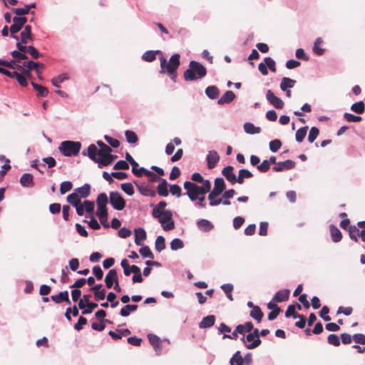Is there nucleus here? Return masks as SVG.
<instances>
[{"label":"nucleus","mask_w":365,"mask_h":365,"mask_svg":"<svg viewBox=\"0 0 365 365\" xmlns=\"http://www.w3.org/2000/svg\"><path fill=\"white\" fill-rule=\"evenodd\" d=\"M180 56L178 53L173 54L169 59V61L167 62V60L165 57L162 56L160 58V73H167L171 79L175 81L176 78V71L180 66Z\"/></svg>","instance_id":"nucleus-1"},{"label":"nucleus","mask_w":365,"mask_h":365,"mask_svg":"<svg viewBox=\"0 0 365 365\" xmlns=\"http://www.w3.org/2000/svg\"><path fill=\"white\" fill-rule=\"evenodd\" d=\"M207 74L206 68L200 63L191 61L188 68L184 72L183 77L186 81H196L205 77Z\"/></svg>","instance_id":"nucleus-2"},{"label":"nucleus","mask_w":365,"mask_h":365,"mask_svg":"<svg viewBox=\"0 0 365 365\" xmlns=\"http://www.w3.org/2000/svg\"><path fill=\"white\" fill-rule=\"evenodd\" d=\"M225 189V183L224 181V179L222 178H217L215 180L214 182V187L213 189L210 192L208 195V199L210 200V205L211 206H217L220 205L222 202L221 198L217 199V197H218L220 194L222 193V192Z\"/></svg>","instance_id":"nucleus-3"},{"label":"nucleus","mask_w":365,"mask_h":365,"mask_svg":"<svg viewBox=\"0 0 365 365\" xmlns=\"http://www.w3.org/2000/svg\"><path fill=\"white\" fill-rule=\"evenodd\" d=\"M81 143L78 141L65 140L58 147L59 151L65 156H76L78 154Z\"/></svg>","instance_id":"nucleus-4"},{"label":"nucleus","mask_w":365,"mask_h":365,"mask_svg":"<svg viewBox=\"0 0 365 365\" xmlns=\"http://www.w3.org/2000/svg\"><path fill=\"white\" fill-rule=\"evenodd\" d=\"M97 211L96 215L98 216L100 221L106 220L108 217V211L106 205L108 203V196L106 193H100L96 199Z\"/></svg>","instance_id":"nucleus-5"},{"label":"nucleus","mask_w":365,"mask_h":365,"mask_svg":"<svg viewBox=\"0 0 365 365\" xmlns=\"http://www.w3.org/2000/svg\"><path fill=\"white\" fill-rule=\"evenodd\" d=\"M173 213L170 210H166L160 214V217H157L159 222L162 225L165 231L171 230L175 228V223L172 220Z\"/></svg>","instance_id":"nucleus-6"},{"label":"nucleus","mask_w":365,"mask_h":365,"mask_svg":"<svg viewBox=\"0 0 365 365\" xmlns=\"http://www.w3.org/2000/svg\"><path fill=\"white\" fill-rule=\"evenodd\" d=\"M110 203L117 210H122L125 207V201L118 191L110 192Z\"/></svg>","instance_id":"nucleus-7"},{"label":"nucleus","mask_w":365,"mask_h":365,"mask_svg":"<svg viewBox=\"0 0 365 365\" xmlns=\"http://www.w3.org/2000/svg\"><path fill=\"white\" fill-rule=\"evenodd\" d=\"M184 188L187 190V195L192 201L198 198L197 185L190 181L184 182Z\"/></svg>","instance_id":"nucleus-8"},{"label":"nucleus","mask_w":365,"mask_h":365,"mask_svg":"<svg viewBox=\"0 0 365 365\" xmlns=\"http://www.w3.org/2000/svg\"><path fill=\"white\" fill-rule=\"evenodd\" d=\"M27 19L24 16H15L13 19V24L9 28L11 34L18 33L26 23Z\"/></svg>","instance_id":"nucleus-9"},{"label":"nucleus","mask_w":365,"mask_h":365,"mask_svg":"<svg viewBox=\"0 0 365 365\" xmlns=\"http://www.w3.org/2000/svg\"><path fill=\"white\" fill-rule=\"evenodd\" d=\"M266 98L269 103L277 109H282L284 106L283 101L276 96L271 90L267 91Z\"/></svg>","instance_id":"nucleus-10"},{"label":"nucleus","mask_w":365,"mask_h":365,"mask_svg":"<svg viewBox=\"0 0 365 365\" xmlns=\"http://www.w3.org/2000/svg\"><path fill=\"white\" fill-rule=\"evenodd\" d=\"M295 162L292 160H287L283 162L275 163L272 170L275 172H282L285 170H291L295 167Z\"/></svg>","instance_id":"nucleus-11"},{"label":"nucleus","mask_w":365,"mask_h":365,"mask_svg":"<svg viewBox=\"0 0 365 365\" xmlns=\"http://www.w3.org/2000/svg\"><path fill=\"white\" fill-rule=\"evenodd\" d=\"M118 281V273L116 269H113L109 270L105 277V283L107 288L110 289L113 287V284Z\"/></svg>","instance_id":"nucleus-12"},{"label":"nucleus","mask_w":365,"mask_h":365,"mask_svg":"<svg viewBox=\"0 0 365 365\" xmlns=\"http://www.w3.org/2000/svg\"><path fill=\"white\" fill-rule=\"evenodd\" d=\"M220 160V155L215 150L209 151L207 155V168H214Z\"/></svg>","instance_id":"nucleus-13"},{"label":"nucleus","mask_w":365,"mask_h":365,"mask_svg":"<svg viewBox=\"0 0 365 365\" xmlns=\"http://www.w3.org/2000/svg\"><path fill=\"white\" fill-rule=\"evenodd\" d=\"M51 299L56 304H61L63 302H66L68 304H71L68 292L66 290L61 292L58 294L51 296Z\"/></svg>","instance_id":"nucleus-14"},{"label":"nucleus","mask_w":365,"mask_h":365,"mask_svg":"<svg viewBox=\"0 0 365 365\" xmlns=\"http://www.w3.org/2000/svg\"><path fill=\"white\" fill-rule=\"evenodd\" d=\"M24 66L26 67V77L28 78H31V71L32 70L36 71L39 68H44V64L38 62H34L33 61L24 62Z\"/></svg>","instance_id":"nucleus-15"},{"label":"nucleus","mask_w":365,"mask_h":365,"mask_svg":"<svg viewBox=\"0 0 365 365\" xmlns=\"http://www.w3.org/2000/svg\"><path fill=\"white\" fill-rule=\"evenodd\" d=\"M34 36L31 33V26L26 25L21 33V41L24 43H27L29 41H33Z\"/></svg>","instance_id":"nucleus-16"},{"label":"nucleus","mask_w":365,"mask_h":365,"mask_svg":"<svg viewBox=\"0 0 365 365\" xmlns=\"http://www.w3.org/2000/svg\"><path fill=\"white\" fill-rule=\"evenodd\" d=\"M98 151L97 147L94 144H91L88 146L87 149V153L86 150H83L82 152V154L83 155H88V156L94 162L97 163L98 164Z\"/></svg>","instance_id":"nucleus-17"},{"label":"nucleus","mask_w":365,"mask_h":365,"mask_svg":"<svg viewBox=\"0 0 365 365\" xmlns=\"http://www.w3.org/2000/svg\"><path fill=\"white\" fill-rule=\"evenodd\" d=\"M235 98V94L232 91H227L218 100L217 103L219 105H223L225 103H230Z\"/></svg>","instance_id":"nucleus-18"},{"label":"nucleus","mask_w":365,"mask_h":365,"mask_svg":"<svg viewBox=\"0 0 365 365\" xmlns=\"http://www.w3.org/2000/svg\"><path fill=\"white\" fill-rule=\"evenodd\" d=\"M20 183L24 187H34V182L33 175L30 173H24L20 178Z\"/></svg>","instance_id":"nucleus-19"},{"label":"nucleus","mask_w":365,"mask_h":365,"mask_svg":"<svg viewBox=\"0 0 365 365\" xmlns=\"http://www.w3.org/2000/svg\"><path fill=\"white\" fill-rule=\"evenodd\" d=\"M289 293L290 291L289 289L279 290L274 294L273 300L277 302H284L289 299Z\"/></svg>","instance_id":"nucleus-20"},{"label":"nucleus","mask_w":365,"mask_h":365,"mask_svg":"<svg viewBox=\"0 0 365 365\" xmlns=\"http://www.w3.org/2000/svg\"><path fill=\"white\" fill-rule=\"evenodd\" d=\"M135 232V243L137 245H142V242L146 239V232L143 228H138L134 230Z\"/></svg>","instance_id":"nucleus-21"},{"label":"nucleus","mask_w":365,"mask_h":365,"mask_svg":"<svg viewBox=\"0 0 365 365\" xmlns=\"http://www.w3.org/2000/svg\"><path fill=\"white\" fill-rule=\"evenodd\" d=\"M198 228L202 232H209L213 229V225L207 220L202 219L197 222Z\"/></svg>","instance_id":"nucleus-22"},{"label":"nucleus","mask_w":365,"mask_h":365,"mask_svg":"<svg viewBox=\"0 0 365 365\" xmlns=\"http://www.w3.org/2000/svg\"><path fill=\"white\" fill-rule=\"evenodd\" d=\"M74 192L77 193L80 197L86 198L91 193V186L88 184H84L82 187L76 188Z\"/></svg>","instance_id":"nucleus-23"},{"label":"nucleus","mask_w":365,"mask_h":365,"mask_svg":"<svg viewBox=\"0 0 365 365\" xmlns=\"http://www.w3.org/2000/svg\"><path fill=\"white\" fill-rule=\"evenodd\" d=\"M329 230L333 242H338L341 241L342 238L341 232L335 225H331L329 227Z\"/></svg>","instance_id":"nucleus-24"},{"label":"nucleus","mask_w":365,"mask_h":365,"mask_svg":"<svg viewBox=\"0 0 365 365\" xmlns=\"http://www.w3.org/2000/svg\"><path fill=\"white\" fill-rule=\"evenodd\" d=\"M125 159L132 165L133 173L138 178L141 177V173H138L139 169H137V167H138V163L133 158L129 153H126Z\"/></svg>","instance_id":"nucleus-25"},{"label":"nucleus","mask_w":365,"mask_h":365,"mask_svg":"<svg viewBox=\"0 0 365 365\" xmlns=\"http://www.w3.org/2000/svg\"><path fill=\"white\" fill-rule=\"evenodd\" d=\"M222 175L225 178L232 183L235 180V174L233 173V167L231 165L226 166L222 171Z\"/></svg>","instance_id":"nucleus-26"},{"label":"nucleus","mask_w":365,"mask_h":365,"mask_svg":"<svg viewBox=\"0 0 365 365\" xmlns=\"http://www.w3.org/2000/svg\"><path fill=\"white\" fill-rule=\"evenodd\" d=\"M252 332H250L255 337V341L250 344L249 346H247L248 349H253L257 346H259L261 344V339L259 338L260 336V332L257 328H255L252 330Z\"/></svg>","instance_id":"nucleus-27"},{"label":"nucleus","mask_w":365,"mask_h":365,"mask_svg":"<svg viewBox=\"0 0 365 365\" xmlns=\"http://www.w3.org/2000/svg\"><path fill=\"white\" fill-rule=\"evenodd\" d=\"M157 192L162 197H167L168 195V182L166 180L161 179V182L157 186Z\"/></svg>","instance_id":"nucleus-28"},{"label":"nucleus","mask_w":365,"mask_h":365,"mask_svg":"<svg viewBox=\"0 0 365 365\" xmlns=\"http://www.w3.org/2000/svg\"><path fill=\"white\" fill-rule=\"evenodd\" d=\"M215 317L214 315H209L202 319L200 322V328H208L214 325Z\"/></svg>","instance_id":"nucleus-29"},{"label":"nucleus","mask_w":365,"mask_h":365,"mask_svg":"<svg viewBox=\"0 0 365 365\" xmlns=\"http://www.w3.org/2000/svg\"><path fill=\"white\" fill-rule=\"evenodd\" d=\"M295 83H296L295 80L291 79L287 77H284V78H282L281 83H280V88L283 91H287V88H293L294 86Z\"/></svg>","instance_id":"nucleus-30"},{"label":"nucleus","mask_w":365,"mask_h":365,"mask_svg":"<svg viewBox=\"0 0 365 365\" xmlns=\"http://www.w3.org/2000/svg\"><path fill=\"white\" fill-rule=\"evenodd\" d=\"M148 340L152 344L156 351H160V338L153 334H149L148 335Z\"/></svg>","instance_id":"nucleus-31"},{"label":"nucleus","mask_w":365,"mask_h":365,"mask_svg":"<svg viewBox=\"0 0 365 365\" xmlns=\"http://www.w3.org/2000/svg\"><path fill=\"white\" fill-rule=\"evenodd\" d=\"M112 152V149L108 145H106L105 147L100 148L98 151V167L100 168V161L101 159H106L107 156Z\"/></svg>","instance_id":"nucleus-32"},{"label":"nucleus","mask_w":365,"mask_h":365,"mask_svg":"<svg viewBox=\"0 0 365 365\" xmlns=\"http://www.w3.org/2000/svg\"><path fill=\"white\" fill-rule=\"evenodd\" d=\"M167 206V203L165 201H160L153 210L152 215L153 217H160V214L165 210V207Z\"/></svg>","instance_id":"nucleus-33"},{"label":"nucleus","mask_w":365,"mask_h":365,"mask_svg":"<svg viewBox=\"0 0 365 365\" xmlns=\"http://www.w3.org/2000/svg\"><path fill=\"white\" fill-rule=\"evenodd\" d=\"M323 43V39L321 37H318L314 43L313 46V52L318 56H322L324 54L325 50L321 47V45Z\"/></svg>","instance_id":"nucleus-34"},{"label":"nucleus","mask_w":365,"mask_h":365,"mask_svg":"<svg viewBox=\"0 0 365 365\" xmlns=\"http://www.w3.org/2000/svg\"><path fill=\"white\" fill-rule=\"evenodd\" d=\"M131 271L134 274L133 276V283H140L143 282V277L141 274L140 269L136 265H132Z\"/></svg>","instance_id":"nucleus-35"},{"label":"nucleus","mask_w":365,"mask_h":365,"mask_svg":"<svg viewBox=\"0 0 365 365\" xmlns=\"http://www.w3.org/2000/svg\"><path fill=\"white\" fill-rule=\"evenodd\" d=\"M138 173H141V176L144 174L145 175H146L147 177L150 178V182H156L158 180H160V179L159 178V177L154 173L144 168H140L139 170H138Z\"/></svg>","instance_id":"nucleus-36"},{"label":"nucleus","mask_w":365,"mask_h":365,"mask_svg":"<svg viewBox=\"0 0 365 365\" xmlns=\"http://www.w3.org/2000/svg\"><path fill=\"white\" fill-rule=\"evenodd\" d=\"M250 315L252 318L257 320L258 322H260L262 319L264 314L259 307H255L250 311Z\"/></svg>","instance_id":"nucleus-37"},{"label":"nucleus","mask_w":365,"mask_h":365,"mask_svg":"<svg viewBox=\"0 0 365 365\" xmlns=\"http://www.w3.org/2000/svg\"><path fill=\"white\" fill-rule=\"evenodd\" d=\"M219 90L217 86H208L205 89V94L210 98V99H216L219 96Z\"/></svg>","instance_id":"nucleus-38"},{"label":"nucleus","mask_w":365,"mask_h":365,"mask_svg":"<svg viewBox=\"0 0 365 365\" xmlns=\"http://www.w3.org/2000/svg\"><path fill=\"white\" fill-rule=\"evenodd\" d=\"M160 53V51H148L142 56V59L146 62H152L155 60L156 54Z\"/></svg>","instance_id":"nucleus-39"},{"label":"nucleus","mask_w":365,"mask_h":365,"mask_svg":"<svg viewBox=\"0 0 365 365\" xmlns=\"http://www.w3.org/2000/svg\"><path fill=\"white\" fill-rule=\"evenodd\" d=\"M245 131L248 134H257L260 133V128L255 126L252 123H245L244 124Z\"/></svg>","instance_id":"nucleus-40"},{"label":"nucleus","mask_w":365,"mask_h":365,"mask_svg":"<svg viewBox=\"0 0 365 365\" xmlns=\"http://www.w3.org/2000/svg\"><path fill=\"white\" fill-rule=\"evenodd\" d=\"M31 86H33V88L36 91H38V96H41V97H46L48 96V91L46 87H44L41 85L37 84L35 82H31Z\"/></svg>","instance_id":"nucleus-41"},{"label":"nucleus","mask_w":365,"mask_h":365,"mask_svg":"<svg viewBox=\"0 0 365 365\" xmlns=\"http://www.w3.org/2000/svg\"><path fill=\"white\" fill-rule=\"evenodd\" d=\"M66 200L74 207L81 204V197L75 192L68 195L66 197Z\"/></svg>","instance_id":"nucleus-42"},{"label":"nucleus","mask_w":365,"mask_h":365,"mask_svg":"<svg viewBox=\"0 0 365 365\" xmlns=\"http://www.w3.org/2000/svg\"><path fill=\"white\" fill-rule=\"evenodd\" d=\"M360 232L359 228L355 225H350L349 227V235L351 240H354L356 242H358L357 236L360 237Z\"/></svg>","instance_id":"nucleus-43"},{"label":"nucleus","mask_w":365,"mask_h":365,"mask_svg":"<svg viewBox=\"0 0 365 365\" xmlns=\"http://www.w3.org/2000/svg\"><path fill=\"white\" fill-rule=\"evenodd\" d=\"M138 190L144 196L155 197L156 195L155 191L148 186H138Z\"/></svg>","instance_id":"nucleus-44"},{"label":"nucleus","mask_w":365,"mask_h":365,"mask_svg":"<svg viewBox=\"0 0 365 365\" xmlns=\"http://www.w3.org/2000/svg\"><path fill=\"white\" fill-rule=\"evenodd\" d=\"M230 365H243L244 361L242 356L240 354V351H237L230 361Z\"/></svg>","instance_id":"nucleus-45"},{"label":"nucleus","mask_w":365,"mask_h":365,"mask_svg":"<svg viewBox=\"0 0 365 365\" xmlns=\"http://www.w3.org/2000/svg\"><path fill=\"white\" fill-rule=\"evenodd\" d=\"M68 78L66 76V74L59 75L56 77L53 78L51 79V83L54 86L60 88L61 83H63L64 81L67 80Z\"/></svg>","instance_id":"nucleus-46"},{"label":"nucleus","mask_w":365,"mask_h":365,"mask_svg":"<svg viewBox=\"0 0 365 365\" xmlns=\"http://www.w3.org/2000/svg\"><path fill=\"white\" fill-rule=\"evenodd\" d=\"M351 110L354 112L361 114L364 112V103L363 101H359L351 105Z\"/></svg>","instance_id":"nucleus-47"},{"label":"nucleus","mask_w":365,"mask_h":365,"mask_svg":"<svg viewBox=\"0 0 365 365\" xmlns=\"http://www.w3.org/2000/svg\"><path fill=\"white\" fill-rule=\"evenodd\" d=\"M155 250L161 252L165 248V238L163 236H158L155 242Z\"/></svg>","instance_id":"nucleus-48"},{"label":"nucleus","mask_w":365,"mask_h":365,"mask_svg":"<svg viewBox=\"0 0 365 365\" xmlns=\"http://www.w3.org/2000/svg\"><path fill=\"white\" fill-rule=\"evenodd\" d=\"M126 140L129 143H135L138 140L137 135L132 130H126L125 133Z\"/></svg>","instance_id":"nucleus-49"},{"label":"nucleus","mask_w":365,"mask_h":365,"mask_svg":"<svg viewBox=\"0 0 365 365\" xmlns=\"http://www.w3.org/2000/svg\"><path fill=\"white\" fill-rule=\"evenodd\" d=\"M295 309L296 306L294 304L289 305L285 312V317H292L294 319H297L298 317H299V314L295 312Z\"/></svg>","instance_id":"nucleus-50"},{"label":"nucleus","mask_w":365,"mask_h":365,"mask_svg":"<svg viewBox=\"0 0 365 365\" xmlns=\"http://www.w3.org/2000/svg\"><path fill=\"white\" fill-rule=\"evenodd\" d=\"M73 187V184L70 181H63L60 185V193L63 195L70 191Z\"/></svg>","instance_id":"nucleus-51"},{"label":"nucleus","mask_w":365,"mask_h":365,"mask_svg":"<svg viewBox=\"0 0 365 365\" xmlns=\"http://www.w3.org/2000/svg\"><path fill=\"white\" fill-rule=\"evenodd\" d=\"M15 75V78L17 80L18 83L23 87H26L28 85L26 76L23 73H19L17 71L13 73Z\"/></svg>","instance_id":"nucleus-52"},{"label":"nucleus","mask_w":365,"mask_h":365,"mask_svg":"<svg viewBox=\"0 0 365 365\" xmlns=\"http://www.w3.org/2000/svg\"><path fill=\"white\" fill-rule=\"evenodd\" d=\"M307 127H302L296 132V140L297 142H302L307 135Z\"/></svg>","instance_id":"nucleus-53"},{"label":"nucleus","mask_w":365,"mask_h":365,"mask_svg":"<svg viewBox=\"0 0 365 365\" xmlns=\"http://www.w3.org/2000/svg\"><path fill=\"white\" fill-rule=\"evenodd\" d=\"M120 187H121L122 190L123 192H125L126 194H128V195L131 196L134 194V187L131 183H130V182L122 183Z\"/></svg>","instance_id":"nucleus-54"},{"label":"nucleus","mask_w":365,"mask_h":365,"mask_svg":"<svg viewBox=\"0 0 365 365\" xmlns=\"http://www.w3.org/2000/svg\"><path fill=\"white\" fill-rule=\"evenodd\" d=\"M139 252H140V254L143 257H148V258H150V259H153L154 258V255H153V252H151V250H150V249L149 248L148 246H143V247H142L139 250Z\"/></svg>","instance_id":"nucleus-55"},{"label":"nucleus","mask_w":365,"mask_h":365,"mask_svg":"<svg viewBox=\"0 0 365 365\" xmlns=\"http://www.w3.org/2000/svg\"><path fill=\"white\" fill-rule=\"evenodd\" d=\"M183 247H184V243L179 238H175V239L173 240L170 242V248L173 250H177L179 249H182Z\"/></svg>","instance_id":"nucleus-56"},{"label":"nucleus","mask_w":365,"mask_h":365,"mask_svg":"<svg viewBox=\"0 0 365 365\" xmlns=\"http://www.w3.org/2000/svg\"><path fill=\"white\" fill-rule=\"evenodd\" d=\"M116 158H117L116 155H113L110 153L109 155L107 156V158L106 159L101 160L100 168H102L103 166H108V165H110L114 161V160L116 159Z\"/></svg>","instance_id":"nucleus-57"},{"label":"nucleus","mask_w":365,"mask_h":365,"mask_svg":"<svg viewBox=\"0 0 365 365\" xmlns=\"http://www.w3.org/2000/svg\"><path fill=\"white\" fill-rule=\"evenodd\" d=\"M121 267L123 268L124 274L129 276L133 272L131 271L132 266H130L127 259H123L120 262Z\"/></svg>","instance_id":"nucleus-58"},{"label":"nucleus","mask_w":365,"mask_h":365,"mask_svg":"<svg viewBox=\"0 0 365 365\" xmlns=\"http://www.w3.org/2000/svg\"><path fill=\"white\" fill-rule=\"evenodd\" d=\"M319 133V130L317 128L312 127L309 130V136H308V140L309 141V143H313L315 140V139L317 138Z\"/></svg>","instance_id":"nucleus-59"},{"label":"nucleus","mask_w":365,"mask_h":365,"mask_svg":"<svg viewBox=\"0 0 365 365\" xmlns=\"http://www.w3.org/2000/svg\"><path fill=\"white\" fill-rule=\"evenodd\" d=\"M30 56H31V58H33L34 59H37L40 57H41L43 55L38 52V51L33 46H28V51H27Z\"/></svg>","instance_id":"nucleus-60"},{"label":"nucleus","mask_w":365,"mask_h":365,"mask_svg":"<svg viewBox=\"0 0 365 365\" xmlns=\"http://www.w3.org/2000/svg\"><path fill=\"white\" fill-rule=\"evenodd\" d=\"M327 341L329 344L334 345L335 346H339L340 345L339 338L337 335L331 334L328 336Z\"/></svg>","instance_id":"nucleus-61"},{"label":"nucleus","mask_w":365,"mask_h":365,"mask_svg":"<svg viewBox=\"0 0 365 365\" xmlns=\"http://www.w3.org/2000/svg\"><path fill=\"white\" fill-rule=\"evenodd\" d=\"M170 192L176 196L177 197H180L182 195V190L179 185H172L170 186Z\"/></svg>","instance_id":"nucleus-62"},{"label":"nucleus","mask_w":365,"mask_h":365,"mask_svg":"<svg viewBox=\"0 0 365 365\" xmlns=\"http://www.w3.org/2000/svg\"><path fill=\"white\" fill-rule=\"evenodd\" d=\"M11 56L14 58H15L19 63H21V60H26L28 58L26 53L17 52V51H14L11 52Z\"/></svg>","instance_id":"nucleus-63"},{"label":"nucleus","mask_w":365,"mask_h":365,"mask_svg":"<svg viewBox=\"0 0 365 365\" xmlns=\"http://www.w3.org/2000/svg\"><path fill=\"white\" fill-rule=\"evenodd\" d=\"M281 146L282 143L278 139H275L269 142V149L272 152H277Z\"/></svg>","instance_id":"nucleus-64"}]
</instances>
